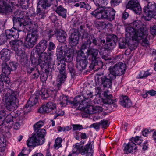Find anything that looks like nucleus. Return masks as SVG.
Instances as JSON below:
<instances>
[{
	"instance_id": "f257e3e1",
	"label": "nucleus",
	"mask_w": 156,
	"mask_h": 156,
	"mask_svg": "<svg viewBox=\"0 0 156 156\" xmlns=\"http://www.w3.org/2000/svg\"><path fill=\"white\" fill-rule=\"evenodd\" d=\"M130 26L126 28V37L136 41L142 39L143 46L147 45L148 41L147 39V31L145 29V25L140 20H137L131 23Z\"/></svg>"
},
{
	"instance_id": "f03ea898",
	"label": "nucleus",
	"mask_w": 156,
	"mask_h": 156,
	"mask_svg": "<svg viewBox=\"0 0 156 156\" xmlns=\"http://www.w3.org/2000/svg\"><path fill=\"white\" fill-rule=\"evenodd\" d=\"M19 96L18 92L10 89H7L3 97L4 105L7 109L13 111L17 108L16 102Z\"/></svg>"
},
{
	"instance_id": "7ed1b4c3",
	"label": "nucleus",
	"mask_w": 156,
	"mask_h": 156,
	"mask_svg": "<svg viewBox=\"0 0 156 156\" xmlns=\"http://www.w3.org/2000/svg\"><path fill=\"white\" fill-rule=\"evenodd\" d=\"M91 14L99 20H107L111 21L114 19L115 11L111 8H101L96 9Z\"/></svg>"
},
{
	"instance_id": "20e7f679",
	"label": "nucleus",
	"mask_w": 156,
	"mask_h": 156,
	"mask_svg": "<svg viewBox=\"0 0 156 156\" xmlns=\"http://www.w3.org/2000/svg\"><path fill=\"white\" fill-rule=\"evenodd\" d=\"M99 51L97 49L89 48L86 52L87 57L89 56L91 60V62L89 66L91 70H97L101 68L103 66V62L101 58L98 57Z\"/></svg>"
},
{
	"instance_id": "39448f33",
	"label": "nucleus",
	"mask_w": 156,
	"mask_h": 156,
	"mask_svg": "<svg viewBox=\"0 0 156 156\" xmlns=\"http://www.w3.org/2000/svg\"><path fill=\"white\" fill-rule=\"evenodd\" d=\"M46 130L44 129H38L36 133L30 137L27 141L29 147H35L37 145H42L44 141V135Z\"/></svg>"
},
{
	"instance_id": "423d86ee",
	"label": "nucleus",
	"mask_w": 156,
	"mask_h": 156,
	"mask_svg": "<svg viewBox=\"0 0 156 156\" xmlns=\"http://www.w3.org/2000/svg\"><path fill=\"white\" fill-rule=\"evenodd\" d=\"M56 65L57 69L59 71L60 74L57 76V88L54 89L55 91H57L60 89L62 84L64 83L67 77L65 69V63H61V62L58 61L57 62Z\"/></svg>"
},
{
	"instance_id": "0eeeda50",
	"label": "nucleus",
	"mask_w": 156,
	"mask_h": 156,
	"mask_svg": "<svg viewBox=\"0 0 156 156\" xmlns=\"http://www.w3.org/2000/svg\"><path fill=\"white\" fill-rule=\"evenodd\" d=\"M35 16V13L33 11V12L28 14V17H34ZM14 21V26H15L17 28L19 29L26 26V28H27L29 29V30H30L31 28H32V27L34 25L33 24L35 23L29 18L24 19H20V18H18Z\"/></svg>"
},
{
	"instance_id": "6e6552de",
	"label": "nucleus",
	"mask_w": 156,
	"mask_h": 156,
	"mask_svg": "<svg viewBox=\"0 0 156 156\" xmlns=\"http://www.w3.org/2000/svg\"><path fill=\"white\" fill-rule=\"evenodd\" d=\"M55 48V46L54 43L52 42H50L47 52H44L43 54L44 58H42L44 63L47 64V66L51 69L54 68L55 65L54 61L53 60L52 58L53 53L52 51Z\"/></svg>"
},
{
	"instance_id": "1a4fd4ad",
	"label": "nucleus",
	"mask_w": 156,
	"mask_h": 156,
	"mask_svg": "<svg viewBox=\"0 0 156 156\" xmlns=\"http://www.w3.org/2000/svg\"><path fill=\"white\" fill-rule=\"evenodd\" d=\"M114 79V77L109 74L107 76H104V73H97L96 76V83L98 84H102L104 87L111 88L112 84V81Z\"/></svg>"
},
{
	"instance_id": "9d476101",
	"label": "nucleus",
	"mask_w": 156,
	"mask_h": 156,
	"mask_svg": "<svg viewBox=\"0 0 156 156\" xmlns=\"http://www.w3.org/2000/svg\"><path fill=\"white\" fill-rule=\"evenodd\" d=\"M78 109L81 110H83L84 112L82 113L83 117H86L88 116L84 115V114L87 113V114H92L99 113L102 112L103 111V108L101 106H93L91 105H88L85 104L84 105L83 104H80L78 107Z\"/></svg>"
},
{
	"instance_id": "9b49d317",
	"label": "nucleus",
	"mask_w": 156,
	"mask_h": 156,
	"mask_svg": "<svg viewBox=\"0 0 156 156\" xmlns=\"http://www.w3.org/2000/svg\"><path fill=\"white\" fill-rule=\"evenodd\" d=\"M126 69L125 65L123 63L118 62L112 66L110 67L108 69L109 75H112L115 79L117 76H121L123 74Z\"/></svg>"
},
{
	"instance_id": "f8f14e48",
	"label": "nucleus",
	"mask_w": 156,
	"mask_h": 156,
	"mask_svg": "<svg viewBox=\"0 0 156 156\" xmlns=\"http://www.w3.org/2000/svg\"><path fill=\"white\" fill-rule=\"evenodd\" d=\"M88 58L87 55L86 56L85 53L82 51L80 54H77L76 59V67L78 70L81 71L86 69L88 63L87 61Z\"/></svg>"
},
{
	"instance_id": "ddd939ff",
	"label": "nucleus",
	"mask_w": 156,
	"mask_h": 156,
	"mask_svg": "<svg viewBox=\"0 0 156 156\" xmlns=\"http://www.w3.org/2000/svg\"><path fill=\"white\" fill-rule=\"evenodd\" d=\"M144 11L148 19L145 18L147 20H149L151 17L156 15V4L153 2H149L147 7L144 9Z\"/></svg>"
},
{
	"instance_id": "4468645a",
	"label": "nucleus",
	"mask_w": 156,
	"mask_h": 156,
	"mask_svg": "<svg viewBox=\"0 0 156 156\" xmlns=\"http://www.w3.org/2000/svg\"><path fill=\"white\" fill-rule=\"evenodd\" d=\"M104 97L105 98L103 99L99 98L96 101V103L101 105H103L104 104H108L111 105L114 107H117V105L115 103L116 101L115 100H112V96L111 94H109L108 90L105 91L104 92Z\"/></svg>"
},
{
	"instance_id": "2eb2a0df",
	"label": "nucleus",
	"mask_w": 156,
	"mask_h": 156,
	"mask_svg": "<svg viewBox=\"0 0 156 156\" xmlns=\"http://www.w3.org/2000/svg\"><path fill=\"white\" fill-rule=\"evenodd\" d=\"M92 43L95 46H100V45L98 43V39L94 35H90L89 36L88 39H87L86 41L83 42L80 48L81 52L83 50H85L88 47H90V46Z\"/></svg>"
},
{
	"instance_id": "dca6fc26",
	"label": "nucleus",
	"mask_w": 156,
	"mask_h": 156,
	"mask_svg": "<svg viewBox=\"0 0 156 156\" xmlns=\"http://www.w3.org/2000/svg\"><path fill=\"white\" fill-rule=\"evenodd\" d=\"M37 40V35L33 34H27L25 44L26 48H32L35 44Z\"/></svg>"
},
{
	"instance_id": "f3484780",
	"label": "nucleus",
	"mask_w": 156,
	"mask_h": 156,
	"mask_svg": "<svg viewBox=\"0 0 156 156\" xmlns=\"http://www.w3.org/2000/svg\"><path fill=\"white\" fill-rule=\"evenodd\" d=\"M71 35L69 37V42L72 45L75 46L78 43L80 33L77 29L73 28L70 30Z\"/></svg>"
},
{
	"instance_id": "a211bd4d",
	"label": "nucleus",
	"mask_w": 156,
	"mask_h": 156,
	"mask_svg": "<svg viewBox=\"0 0 156 156\" xmlns=\"http://www.w3.org/2000/svg\"><path fill=\"white\" fill-rule=\"evenodd\" d=\"M39 96L35 93L31 95L29 100L27 101V104H26L24 108V111L26 112H29V111L30 108V107L34 105L37 102Z\"/></svg>"
},
{
	"instance_id": "6ab92c4d",
	"label": "nucleus",
	"mask_w": 156,
	"mask_h": 156,
	"mask_svg": "<svg viewBox=\"0 0 156 156\" xmlns=\"http://www.w3.org/2000/svg\"><path fill=\"white\" fill-rule=\"evenodd\" d=\"M118 39L116 35L113 34L108 35L106 37L107 49H112L116 45Z\"/></svg>"
},
{
	"instance_id": "aec40b11",
	"label": "nucleus",
	"mask_w": 156,
	"mask_h": 156,
	"mask_svg": "<svg viewBox=\"0 0 156 156\" xmlns=\"http://www.w3.org/2000/svg\"><path fill=\"white\" fill-rule=\"evenodd\" d=\"M62 100L60 102L61 106H65L68 103L73 104L74 106H79L81 104L79 103L81 99L79 96H76L73 101L68 100L67 98L65 96H62Z\"/></svg>"
},
{
	"instance_id": "412c9836",
	"label": "nucleus",
	"mask_w": 156,
	"mask_h": 156,
	"mask_svg": "<svg viewBox=\"0 0 156 156\" xmlns=\"http://www.w3.org/2000/svg\"><path fill=\"white\" fill-rule=\"evenodd\" d=\"M126 7L132 9L136 14L140 13L141 10V8L137 0L129 1L127 4Z\"/></svg>"
},
{
	"instance_id": "4be33fe9",
	"label": "nucleus",
	"mask_w": 156,
	"mask_h": 156,
	"mask_svg": "<svg viewBox=\"0 0 156 156\" xmlns=\"http://www.w3.org/2000/svg\"><path fill=\"white\" fill-rule=\"evenodd\" d=\"M56 104L52 102H49L46 105H43L40 108L39 111L41 113H48L51 111H54L56 108Z\"/></svg>"
},
{
	"instance_id": "5701e85b",
	"label": "nucleus",
	"mask_w": 156,
	"mask_h": 156,
	"mask_svg": "<svg viewBox=\"0 0 156 156\" xmlns=\"http://www.w3.org/2000/svg\"><path fill=\"white\" fill-rule=\"evenodd\" d=\"M47 41L45 40H41L36 46V51L38 54H42L47 47Z\"/></svg>"
},
{
	"instance_id": "b1692460",
	"label": "nucleus",
	"mask_w": 156,
	"mask_h": 156,
	"mask_svg": "<svg viewBox=\"0 0 156 156\" xmlns=\"http://www.w3.org/2000/svg\"><path fill=\"white\" fill-rule=\"evenodd\" d=\"M80 146L75 145L73 149V154H76L80 153L82 155H84L87 153V150L89 147H91L90 144L87 145L85 147H82L80 148Z\"/></svg>"
},
{
	"instance_id": "393cba45",
	"label": "nucleus",
	"mask_w": 156,
	"mask_h": 156,
	"mask_svg": "<svg viewBox=\"0 0 156 156\" xmlns=\"http://www.w3.org/2000/svg\"><path fill=\"white\" fill-rule=\"evenodd\" d=\"M5 9L9 8L10 9L9 11H7V13L12 12V9L11 5L12 6L15 5L19 6V0H2Z\"/></svg>"
},
{
	"instance_id": "a878e982",
	"label": "nucleus",
	"mask_w": 156,
	"mask_h": 156,
	"mask_svg": "<svg viewBox=\"0 0 156 156\" xmlns=\"http://www.w3.org/2000/svg\"><path fill=\"white\" fill-rule=\"evenodd\" d=\"M119 99L120 104L123 107L129 108L132 105L131 100L128 96L122 95L120 97Z\"/></svg>"
},
{
	"instance_id": "bb28decb",
	"label": "nucleus",
	"mask_w": 156,
	"mask_h": 156,
	"mask_svg": "<svg viewBox=\"0 0 156 156\" xmlns=\"http://www.w3.org/2000/svg\"><path fill=\"white\" fill-rule=\"evenodd\" d=\"M75 51L73 48L69 49L65 52L64 58L67 62H71L72 61Z\"/></svg>"
},
{
	"instance_id": "cd10ccee",
	"label": "nucleus",
	"mask_w": 156,
	"mask_h": 156,
	"mask_svg": "<svg viewBox=\"0 0 156 156\" xmlns=\"http://www.w3.org/2000/svg\"><path fill=\"white\" fill-rule=\"evenodd\" d=\"M77 96L80 97L81 98L79 103L82 105L84 104L85 105V104H87L85 100L92 98L93 96L92 93L88 91H85L83 92L81 96Z\"/></svg>"
},
{
	"instance_id": "c85d7f7f",
	"label": "nucleus",
	"mask_w": 156,
	"mask_h": 156,
	"mask_svg": "<svg viewBox=\"0 0 156 156\" xmlns=\"http://www.w3.org/2000/svg\"><path fill=\"white\" fill-rule=\"evenodd\" d=\"M130 141L124 146V150L126 154L132 152L133 150L136 151V144L132 141Z\"/></svg>"
},
{
	"instance_id": "c756f323",
	"label": "nucleus",
	"mask_w": 156,
	"mask_h": 156,
	"mask_svg": "<svg viewBox=\"0 0 156 156\" xmlns=\"http://www.w3.org/2000/svg\"><path fill=\"white\" fill-rule=\"evenodd\" d=\"M9 44L12 50H16L17 48H22L23 42L21 40L16 39L11 40Z\"/></svg>"
},
{
	"instance_id": "7c9ffc66",
	"label": "nucleus",
	"mask_w": 156,
	"mask_h": 156,
	"mask_svg": "<svg viewBox=\"0 0 156 156\" xmlns=\"http://www.w3.org/2000/svg\"><path fill=\"white\" fill-rule=\"evenodd\" d=\"M27 70L28 73L32 74L31 77L32 79H37L40 75L39 70L37 67H28L27 68Z\"/></svg>"
},
{
	"instance_id": "2f4dec72",
	"label": "nucleus",
	"mask_w": 156,
	"mask_h": 156,
	"mask_svg": "<svg viewBox=\"0 0 156 156\" xmlns=\"http://www.w3.org/2000/svg\"><path fill=\"white\" fill-rule=\"evenodd\" d=\"M53 92L52 90L51 91L50 90H47L45 88H42L40 91H36V94L38 95H40L42 99H44L48 98L50 94V92Z\"/></svg>"
},
{
	"instance_id": "473e14b6",
	"label": "nucleus",
	"mask_w": 156,
	"mask_h": 156,
	"mask_svg": "<svg viewBox=\"0 0 156 156\" xmlns=\"http://www.w3.org/2000/svg\"><path fill=\"white\" fill-rule=\"evenodd\" d=\"M67 36L66 33L64 31L60 30L57 32V40L61 43H64L66 41Z\"/></svg>"
},
{
	"instance_id": "72a5a7b5",
	"label": "nucleus",
	"mask_w": 156,
	"mask_h": 156,
	"mask_svg": "<svg viewBox=\"0 0 156 156\" xmlns=\"http://www.w3.org/2000/svg\"><path fill=\"white\" fill-rule=\"evenodd\" d=\"M1 58L3 61L7 62L10 59L9 52L8 49H3L0 52Z\"/></svg>"
},
{
	"instance_id": "f704fd0d",
	"label": "nucleus",
	"mask_w": 156,
	"mask_h": 156,
	"mask_svg": "<svg viewBox=\"0 0 156 156\" xmlns=\"http://www.w3.org/2000/svg\"><path fill=\"white\" fill-rule=\"evenodd\" d=\"M2 71L4 74L5 75L8 76L9 75L11 71H12L10 69V67L5 62H3L2 65Z\"/></svg>"
},
{
	"instance_id": "c9c22d12",
	"label": "nucleus",
	"mask_w": 156,
	"mask_h": 156,
	"mask_svg": "<svg viewBox=\"0 0 156 156\" xmlns=\"http://www.w3.org/2000/svg\"><path fill=\"white\" fill-rule=\"evenodd\" d=\"M55 12L63 18H65L66 16L67 10L61 6H59L57 8Z\"/></svg>"
},
{
	"instance_id": "e433bc0d",
	"label": "nucleus",
	"mask_w": 156,
	"mask_h": 156,
	"mask_svg": "<svg viewBox=\"0 0 156 156\" xmlns=\"http://www.w3.org/2000/svg\"><path fill=\"white\" fill-rule=\"evenodd\" d=\"M54 0H40L38 2L39 5L43 9H46L47 7H50L52 4V2Z\"/></svg>"
},
{
	"instance_id": "4c0bfd02",
	"label": "nucleus",
	"mask_w": 156,
	"mask_h": 156,
	"mask_svg": "<svg viewBox=\"0 0 156 156\" xmlns=\"http://www.w3.org/2000/svg\"><path fill=\"white\" fill-rule=\"evenodd\" d=\"M6 36L7 37V39H11L12 38H16L17 36V33H16V31H13L12 30H6L5 32Z\"/></svg>"
},
{
	"instance_id": "58836bf2",
	"label": "nucleus",
	"mask_w": 156,
	"mask_h": 156,
	"mask_svg": "<svg viewBox=\"0 0 156 156\" xmlns=\"http://www.w3.org/2000/svg\"><path fill=\"white\" fill-rule=\"evenodd\" d=\"M13 15L14 16L12 19L14 24V21L15 20H16L18 18H20V19H23L22 18L23 17V12L19 10H17L14 11L13 12Z\"/></svg>"
},
{
	"instance_id": "ea45409f",
	"label": "nucleus",
	"mask_w": 156,
	"mask_h": 156,
	"mask_svg": "<svg viewBox=\"0 0 156 156\" xmlns=\"http://www.w3.org/2000/svg\"><path fill=\"white\" fill-rule=\"evenodd\" d=\"M74 6L76 7H80L81 8H85L87 10H90L91 7L88 4H86L83 2H81L80 3H76Z\"/></svg>"
},
{
	"instance_id": "a19ab883",
	"label": "nucleus",
	"mask_w": 156,
	"mask_h": 156,
	"mask_svg": "<svg viewBox=\"0 0 156 156\" xmlns=\"http://www.w3.org/2000/svg\"><path fill=\"white\" fill-rule=\"evenodd\" d=\"M6 140L5 138L2 137L0 138V151H4L5 149Z\"/></svg>"
},
{
	"instance_id": "79ce46f5",
	"label": "nucleus",
	"mask_w": 156,
	"mask_h": 156,
	"mask_svg": "<svg viewBox=\"0 0 156 156\" xmlns=\"http://www.w3.org/2000/svg\"><path fill=\"white\" fill-rule=\"evenodd\" d=\"M93 2L97 6L101 7H104L107 4L106 0H93Z\"/></svg>"
},
{
	"instance_id": "37998d69",
	"label": "nucleus",
	"mask_w": 156,
	"mask_h": 156,
	"mask_svg": "<svg viewBox=\"0 0 156 156\" xmlns=\"http://www.w3.org/2000/svg\"><path fill=\"white\" fill-rule=\"evenodd\" d=\"M0 81L3 83L9 84L10 82V79L7 75L1 74L0 75Z\"/></svg>"
},
{
	"instance_id": "c03bdc74",
	"label": "nucleus",
	"mask_w": 156,
	"mask_h": 156,
	"mask_svg": "<svg viewBox=\"0 0 156 156\" xmlns=\"http://www.w3.org/2000/svg\"><path fill=\"white\" fill-rule=\"evenodd\" d=\"M37 14L39 19H43L46 17V12L41 9L40 8H37Z\"/></svg>"
},
{
	"instance_id": "a18cd8bd",
	"label": "nucleus",
	"mask_w": 156,
	"mask_h": 156,
	"mask_svg": "<svg viewBox=\"0 0 156 156\" xmlns=\"http://www.w3.org/2000/svg\"><path fill=\"white\" fill-rule=\"evenodd\" d=\"M10 9L9 8L6 9L3 0L0 1V13H7L6 11Z\"/></svg>"
},
{
	"instance_id": "49530a36",
	"label": "nucleus",
	"mask_w": 156,
	"mask_h": 156,
	"mask_svg": "<svg viewBox=\"0 0 156 156\" xmlns=\"http://www.w3.org/2000/svg\"><path fill=\"white\" fill-rule=\"evenodd\" d=\"M6 113L3 110L0 111V126L2 125L4 122Z\"/></svg>"
},
{
	"instance_id": "de8ad7c7",
	"label": "nucleus",
	"mask_w": 156,
	"mask_h": 156,
	"mask_svg": "<svg viewBox=\"0 0 156 156\" xmlns=\"http://www.w3.org/2000/svg\"><path fill=\"white\" fill-rule=\"evenodd\" d=\"M62 142V140L61 138L58 137L55 141V144L54 145V147L56 149H58L62 146L61 143Z\"/></svg>"
},
{
	"instance_id": "09e8293b",
	"label": "nucleus",
	"mask_w": 156,
	"mask_h": 156,
	"mask_svg": "<svg viewBox=\"0 0 156 156\" xmlns=\"http://www.w3.org/2000/svg\"><path fill=\"white\" fill-rule=\"evenodd\" d=\"M53 114H55V116L57 117L60 116H63L64 114V112L63 111L58 108L56 109V110H54L52 112Z\"/></svg>"
},
{
	"instance_id": "8fccbe9b",
	"label": "nucleus",
	"mask_w": 156,
	"mask_h": 156,
	"mask_svg": "<svg viewBox=\"0 0 156 156\" xmlns=\"http://www.w3.org/2000/svg\"><path fill=\"white\" fill-rule=\"evenodd\" d=\"M130 141L134 142L136 145H140L142 143V141L139 139V137L136 136L135 137H133L131 138Z\"/></svg>"
},
{
	"instance_id": "3c124183",
	"label": "nucleus",
	"mask_w": 156,
	"mask_h": 156,
	"mask_svg": "<svg viewBox=\"0 0 156 156\" xmlns=\"http://www.w3.org/2000/svg\"><path fill=\"white\" fill-rule=\"evenodd\" d=\"M68 62L69 63L68 64V67L69 71L71 74H73V75L75 73L74 64L72 62Z\"/></svg>"
},
{
	"instance_id": "603ef678",
	"label": "nucleus",
	"mask_w": 156,
	"mask_h": 156,
	"mask_svg": "<svg viewBox=\"0 0 156 156\" xmlns=\"http://www.w3.org/2000/svg\"><path fill=\"white\" fill-rule=\"evenodd\" d=\"M45 33L48 35L49 39L52 37L55 33L54 31L49 29H47L45 31Z\"/></svg>"
},
{
	"instance_id": "864d4df0",
	"label": "nucleus",
	"mask_w": 156,
	"mask_h": 156,
	"mask_svg": "<svg viewBox=\"0 0 156 156\" xmlns=\"http://www.w3.org/2000/svg\"><path fill=\"white\" fill-rule=\"evenodd\" d=\"M21 48H17L16 50H13L15 52L16 54L18 56H23L24 52V51Z\"/></svg>"
},
{
	"instance_id": "5fc2aeb1",
	"label": "nucleus",
	"mask_w": 156,
	"mask_h": 156,
	"mask_svg": "<svg viewBox=\"0 0 156 156\" xmlns=\"http://www.w3.org/2000/svg\"><path fill=\"white\" fill-rule=\"evenodd\" d=\"M43 125V122L40 121L34 125V129L35 131L38 129V128L41 127Z\"/></svg>"
},
{
	"instance_id": "6e6d98bb",
	"label": "nucleus",
	"mask_w": 156,
	"mask_h": 156,
	"mask_svg": "<svg viewBox=\"0 0 156 156\" xmlns=\"http://www.w3.org/2000/svg\"><path fill=\"white\" fill-rule=\"evenodd\" d=\"M29 2H27V1L21 2V3H20V5L23 9H27L28 8L29 5Z\"/></svg>"
},
{
	"instance_id": "4d7b16f0",
	"label": "nucleus",
	"mask_w": 156,
	"mask_h": 156,
	"mask_svg": "<svg viewBox=\"0 0 156 156\" xmlns=\"http://www.w3.org/2000/svg\"><path fill=\"white\" fill-rule=\"evenodd\" d=\"M7 37L4 34L0 35V45L4 44L6 41Z\"/></svg>"
},
{
	"instance_id": "13d9d810",
	"label": "nucleus",
	"mask_w": 156,
	"mask_h": 156,
	"mask_svg": "<svg viewBox=\"0 0 156 156\" xmlns=\"http://www.w3.org/2000/svg\"><path fill=\"white\" fill-rule=\"evenodd\" d=\"M108 122V121L107 120H101L99 122L100 125L102 126L103 128H105L108 126L109 124Z\"/></svg>"
},
{
	"instance_id": "bf43d9fd",
	"label": "nucleus",
	"mask_w": 156,
	"mask_h": 156,
	"mask_svg": "<svg viewBox=\"0 0 156 156\" xmlns=\"http://www.w3.org/2000/svg\"><path fill=\"white\" fill-rule=\"evenodd\" d=\"M122 1V0H111L110 3L112 5L115 6L119 5Z\"/></svg>"
},
{
	"instance_id": "052dcab7",
	"label": "nucleus",
	"mask_w": 156,
	"mask_h": 156,
	"mask_svg": "<svg viewBox=\"0 0 156 156\" xmlns=\"http://www.w3.org/2000/svg\"><path fill=\"white\" fill-rule=\"evenodd\" d=\"M15 119V118L13 117L12 115L9 114L6 117V122L9 123L12 122L13 120Z\"/></svg>"
},
{
	"instance_id": "680f3d73",
	"label": "nucleus",
	"mask_w": 156,
	"mask_h": 156,
	"mask_svg": "<svg viewBox=\"0 0 156 156\" xmlns=\"http://www.w3.org/2000/svg\"><path fill=\"white\" fill-rule=\"evenodd\" d=\"M8 65L10 67V69L12 71L16 70L17 67V63L13 62H11L9 63Z\"/></svg>"
},
{
	"instance_id": "e2e57ef3",
	"label": "nucleus",
	"mask_w": 156,
	"mask_h": 156,
	"mask_svg": "<svg viewBox=\"0 0 156 156\" xmlns=\"http://www.w3.org/2000/svg\"><path fill=\"white\" fill-rule=\"evenodd\" d=\"M127 46V43L123 41H120L119 43V46L121 49L125 48Z\"/></svg>"
},
{
	"instance_id": "0e129e2a",
	"label": "nucleus",
	"mask_w": 156,
	"mask_h": 156,
	"mask_svg": "<svg viewBox=\"0 0 156 156\" xmlns=\"http://www.w3.org/2000/svg\"><path fill=\"white\" fill-rule=\"evenodd\" d=\"M73 129L74 130H80L82 129V126L80 125L73 124L72 125Z\"/></svg>"
},
{
	"instance_id": "69168bd1",
	"label": "nucleus",
	"mask_w": 156,
	"mask_h": 156,
	"mask_svg": "<svg viewBox=\"0 0 156 156\" xmlns=\"http://www.w3.org/2000/svg\"><path fill=\"white\" fill-rule=\"evenodd\" d=\"M33 27H32V28H31L30 31H32V32L34 33H36L37 31V29L38 28V26L37 23H34L33 24Z\"/></svg>"
},
{
	"instance_id": "338daca9",
	"label": "nucleus",
	"mask_w": 156,
	"mask_h": 156,
	"mask_svg": "<svg viewBox=\"0 0 156 156\" xmlns=\"http://www.w3.org/2000/svg\"><path fill=\"white\" fill-rule=\"evenodd\" d=\"M150 75V73L148 71H145L144 72V73L143 74V75H142V73H140V74H139V76H140V78H144L146 77L147 76H149Z\"/></svg>"
},
{
	"instance_id": "774afa93",
	"label": "nucleus",
	"mask_w": 156,
	"mask_h": 156,
	"mask_svg": "<svg viewBox=\"0 0 156 156\" xmlns=\"http://www.w3.org/2000/svg\"><path fill=\"white\" fill-rule=\"evenodd\" d=\"M150 32L152 35H156V26L154 25L151 27Z\"/></svg>"
}]
</instances>
